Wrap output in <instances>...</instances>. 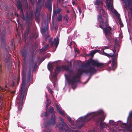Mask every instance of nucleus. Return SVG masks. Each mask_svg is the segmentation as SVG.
I'll use <instances>...</instances> for the list:
<instances>
[{"instance_id": "f257e3e1", "label": "nucleus", "mask_w": 132, "mask_h": 132, "mask_svg": "<svg viewBox=\"0 0 132 132\" xmlns=\"http://www.w3.org/2000/svg\"><path fill=\"white\" fill-rule=\"evenodd\" d=\"M94 5L97 6H96L97 10L100 14L98 15L97 18L98 20L100 23L99 26L103 30L108 40H110L112 35L111 28L108 24L107 14L102 8L103 1L102 0H96L94 1Z\"/></svg>"}, {"instance_id": "f03ea898", "label": "nucleus", "mask_w": 132, "mask_h": 132, "mask_svg": "<svg viewBox=\"0 0 132 132\" xmlns=\"http://www.w3.org/2000/svg\"><path fill=\"white\" fill-rule=\"evenodd\" d=\"M84 66L89 67L86 69L82 68H80L74 77H71V79L68 80L67 76V81L69 84L70 83L72 85H73L77 82H78L79 80V78L81 75L83 73L90 74L96 72V69L95 68V66L102 68L104 67V65L99 62L97 61L92 60L85 64Z\"/></svg>"}, {"instance_id": "7ed1b4c3", "label": "nucleus", "mask_w": 132, "mask_h": 132, "mask_svg": "<svg viewBox=\"0 0 132 132\" xmlns=\"http://www.w3.org/2000/svg\"><path fill=\"white\" fill-rule=\"evenodd\" d=\"M26 69H24L22 71V83L21 85L20 91L19 96L18 97L17 101L18 104V110L21 111L22 110L24 98L26 97L28 88L30 85L29 83V76H28L27 81L26 82Z\"/></svg>"}, {"instance_id": "20e7f679", "label": "nucleus", "mask_w": 132, "mask_h": 132, "mask_svg": "<svg viewBox=\"0 0 132 132\" xmlns=\"http://www.w3.org/2000/svg\"><path fill=\"white\" fill-rule=\"evenodd\" d=\"M103 111L102 110H100L97 112H92L87 114L84 117H80L76 121L77 125L79 127H81L85 122H87L93 117L98 115H102L101 117L99 119L101 123L100 126L101 128L107 127L108 126V124L105 123H101V122L104 120L105 117L103 115Z\"/></svg>"}, {"instance_id": "39448f33", "label": "nucleus", "mask_w": 132, "mask_h": 132, "mask_svg": "<svg viewBox=\"0 0 132 132\" xmlns=\"http://www.w3.org/2000/svg\"><path fill=\"white\" fill-rule=\"evenodd\" d=\"M16 2V6L18 11H19L22 19L23 20H26V28L24 33V35L25 37H27L29 32L30 30L31 26L30 25V22L32 21L33 14L31 13H27L26 14V17L25 18L24 16L21 2L19 0L17 1Z\"/></svg>"}, {"instance_id": "423d86ee", "label": "nucleus", "mask_w": 132, "mask_h": 132, "mask_svg": "<svg viewBox=\"0 0 132 132\" xmlns=\"http://www.w3.org/2000/svg\"><path fill=\"white\" fill-rule=\"evenodd\" d=\"M110 46H105L104 48L102 49V54L106 55L108 57H112V67L110 68V69H112L113 68V67L115 65L116 63V60L117 59V55L116 54H115V53L116 52V50L114 47V49L113 50V54L112 53H110L109 54H108L105 53L104 51V50L105 49H107L109 48Z\"/></svg>"}, {"instance_id": "0eeeda50", "label": "nucleus", "mask_w": 132, "mask_h": 132, "mask_svg": "<svg viewBox=\"0 0 132 132\" xmlns=\"http://www.w3.org/2000/svg\"><path fill=\"white\" fill-rule=\"evenodd\" d=\"M105 2L108 9L110 13L113 15H115L117 17L119 18L120 16L119 14L113 8V0H106Z\"/></svg>"}, {"instance_id": "6e6552de", "label": "nucleus", "mask_w": 132, "mask_h": 132, "mask_svg": "<svg viewBox=\"0 0 132 132\" xmlns=\"http://www.w3.org/2000/svg\"><path fill=\"white\" fill-rule=\"evenodd\" d=\"M59 119L61 122H59L56 125V127L59 128V130L60 132H66V129L65 128L66 124L61 117H59Z\"/></svg>"}, {"instance_id": "1a4fd4ad", "label": "nucleus", "mask_w": 132, "mask_h": 132, "mask_svg": "<svg viewBox=\"0 0 132 132\" xmlns=\"http://www.w3.org/2000/svg\"><path fill=\"white\" fill-rule=\"evenodd\" d=\"M34 56L33 54H32L31 56V57L30 58L29 60V69L28 72L27 74V78L26 77V82L27 81V79L28 78V76H29V81L30 80V78L31 76V65H32V64L33 63V62L34 61ZM25 68L26 69V67H24L23 68L22 71H22L23 69Z\"/></svg>"}, {"instance_id": "9d476101", "label": "nucleus", "mask_w": 132, "mask_h": 132, "mask_svg": "<svg viewBox=\"0 0 132 132\" xmlns=\"http://www.w3.org/2000/svg\"><path fill=\"white\" fill-rule=\"evenodd\" d=\"M52 39L51 38H50L48 39L49 43H50L51 45L53 46L55 44L56 48L58 45L59 39V38L57 36L56 38H54L53 42H52Z\"/></svg>"}, {"instance_id": "9b49d317", "label": "nucleus", "mask_w": 132, "mask_h": 132, "mask_svg": "<svg viewBox=\"0 0 132 132\" xmlns=\"http://www.w3.org/2000/svg\"><path fill=\"white\" fill-rule=\"evenodd\" d=\"M127 123L129 128L132 126V111L130 112L129 116L127 118Z\"/></svg>"}, {"instance_id": "f8f14e48", "label": "nucleus", "mask_w": 132, "mask_h": 132, "mask_svg": "<svg viewBox=\"0 0 132 132\" xmlns=\"http://www.w3.org/2000/svg\"><path fill=\"white\" fill-rule=\"evenodd\" d=\"M56 108L57 112L61 115L64 116V112L63 110H62L61 108L57 104H54Z\"/></svg>"}, {"instance_id": "ddd939ff", "label": "nucleus", "mask_w": 132, "mask_h": 132, "mask_svg": "<svg viewBox=\"0 0 132 132\" xmlns=\"http://www.w3.org/2000/svg\"><path fill=\"white\" fill-rule=\"evenodd\" d=\"M55 120L56 118L55 115V114H53L51 116L50 121L47 122L46 123L48 125H50L51 124L54 125L55 123Z\"/></svg>"}, {"instance_id": "4468645a", "label": "nucleus", "mask_w": 132, "mask_h": 132, "mask_svg": "<svg viewBox=\"0 0 132 132\" xmlns=\"http://www.w3.org/2000/svg\"><path fill=\"white\" fill-rule=\"evenodd\" d=\"M65 70H66V66H65L62 65L60 67L56 66V67L55 71L58 73L60 71H62Z\"/></svg>"}, {"instance_id": "2eb2a0df", "label": "nucleus", "mask_w": 132, "mask_h": 132, "mask_svg": "<svg viewBox=\"0 0 132 132\" xmlns=\"http://www.w3.org/2000/svg\"><path fill=\"white\" fill-rule=\"evenodd\" d=\"M45 5L49 11L52 10V5L51 0H47V2L45 3Z\"/></svg>"}, {"instance_id": "dca6fc26", "label": "nucleus", "mask_w": 132, "mask_h": 132, "mask_svg": "<svg viewBox=\"0 0 132 132\" xmlns=\"http://www.w3.org/2000/svg\"><path fill=\"white\" fill-rule=\"evenodd\" d=\"M41 30L42 34H44L46 32L48 33L49 30L48 24H46L44 28L41 29Z\"/></svg>"}, {"instance_id": "f3484780", "label": "nucleus", "mask_w": 132, "mask_h": 132, "mask_svg": "<svg viewBox=\"0 0 132 132\" xmlns=\"http://www.w3.org/2000/svg\"><path fill=\"white\" fill-rule=\"evenodd\" d=\"M125 4V8L127 10L130 8V0H122Z\"/></svg>"}, {"instance_id": "a211bd4d", "label": "nucleus", "mask_w": 132, "mask_h": 132, "mask_svg": "<svg viewBox=\"0 0 132 132\" xmlns=\"http://www.w3.org/2000/svg\"><path fill=\"white\" fill-rule=\"evenodd\" d=\"M27 50L26 49L23 50L21 52L22 56L24 57V60H25L27 55Z\"/></svg>"}, {"instance_id": "6ab92c4d", "label": "nucleus", "mask_w": 132, "mask_h": 132, "mask_svg": "<svg viewBox=\"0 0 132 132\" xmlns=\"http://www.w3.org/2000/svg\"><path fill=\"white\" fill-rule=\"evenodd\" d=\"M67 118L69 120V122L71 123V127L73 129H74L76 128L77 127H73V125L74 124V122H72L71 121V118L68 116H67Z\"/></svg>"}, {"instance_id": "aec40b11", "label": "nucleus", "mask_w": 132, "mask_h": 132, "mask_svg": "<svg viewBox=\"0 0 132 132\" xmlns=\"http://www.w3.org/2000/svg\"><path fill=\"white\" fill-rule=\"evenodd\" d=\"M47 68L48 70L51 71L53 69V66L52 63H48L47 65Z\"/></svg>"}, {"instance_id": "412c9836", "label": "nucleus", "mask_w": 132, "mask_h": 132, "mask_svg": "<svg viewBox=\"0 0 132 132\" xmlns=\"http://www.w3.org/2000/svg\"><path fill=\"white\" fill-rule=\"evenodd\" d=\"M67 132H79L78 131L72 130L67 125Z\"/></svg>"}, {"instance_id": "4be33fe9", "label": "nucleus", "mask_w": 132, "mask_h": 132, "mask_svg": "<svg viewBox=\"0 0 132 132\" xmlns=\"http://www.w3.org/2000/svg\"><path fill=\"white\" fill-rule=\"evenodd\" d=\"M61 11V9L60 8L57 9V10L55 11V13H54L53 14V16H56V14H58L60 13V12Z\"/></svg>"}, {"instance_id": "5701e85b", "label": "nucleus", "mask_w": 132, "mask_h": 132, "mask_svg": "<svg viewBox=\"0 0 132 132\" xmlns=\"http://www.w3.org/2000/svg\"><path fill=\"white\" fill-rule=\"evenodd\" d=\"M49 46V45L48 44L46 46H44L42 49L40 50V51L42 52L45 51L47 49V48Z\"/></svg>"}, {"instance_id": "b1692460", "label": "nucleus", "mask_w": 132, "mask_h": 132, "mask_svg": "<svg viewBox=\"0 0 132 132\" xmlns=\"http://www.w3.org/2000/svg\"><path fill=\"white\" fill-rule=\"evenodd\" d=\"M1 44L5 47L6 40H5L3 38H2L1 40Z\"/></svg>"}, {"instance_id": "393cba45", "label": "nucleus", "mask_w": 132, "mask_h": 132, "mask_svg": "<svg viewBox=\"0 0 132 132\" xmlns=\"http://www.w3.org/2000/svg\"><path fill=\"white\" fill-rule=\"evenodd\" d=\"M50 100L49 99H47V103L46 105V109H47L48 107L51 104V102L49 101Z\"/></svg>"}, {"instance_id": "a878e982", "label": "nucleus", "mask_w": 132, "mask_h": 132, "mask_svg": "<svg viewBox=\"0 0 132 132\" xmlns=\"http://www.w3.org/2000/svg\"><path fill=\"white\" fill-rule=\"evenodd\" d=\"M25 5V7L27 8L28 7V3L27 0H21Z\"/></svg>"}, {"instance_id": "bb28decb", "label": "nucleus", "mask_w": 132, "mask_h": 132, "mask_svg": "<svg viewBox=\"0 0 132 132\" xmlns=\"http://www.w3.org/2000/svg\"><path fill=\"white\" fill-rule=\"evenodd\" d=\"M48 88V91L53 96V93H54V91L52 90L51 89H50L49 87H47Z\"/></svg>"}, {"instance_id": "cd10ccee", "label": "nucleus", "mask_w": 132, "mask_h": 132, "mask_svg": "<svg viewBox=\"0 0 132 132\" xmlns=\"http://www.w3.org/2000/svg\"><path fill=\"white\" fill-rule=\"evenodd\" d=\"M54 108L52 106H50V108L49 109L48 112L50 113H52L54 111Z\"/></svg>"}, {"instance_id": "c85d7f7f", "label": "nucleus", "mask_w": 132, "mask_h": 132, "mask_svg": "<svg viewBox=\"0 0 132 132\" xmlns=\"http://www.w3.org/2000/svg\"><path fill=\"white\" fill-rule=\"evenodd\" d=\"M99 50H94L92 51L91 53H90L89 54L91 56H93L96 53L98 52Z\"/></svg>"}, {"instance_id": "c756f323", "label": "nucleus", "mask_w": 132, "mask_h": 132, "mask_svg": "<svg viewBox=\"0 0 132 132\" xmlns=\"http://www.w3.org/2000/svg\"><path fill=\"white\" fill-rule=\"evenodd\" d=\"M110 124L112 126L115 125L116 124V122H115L114 121L111 120H110L109 122Z\"/></svg>"}, {"instance_id": "7c9ffc66", "label": "nucleus", "mask_w": 132, "mask_h": 132, "mask_svg": "<svg viewBox=\"0 0 132 132\" xmlns=\"http://www.w3.org/2000/svg\"><path fill=\"white\" fill-rule=\"evenodd\" d=\"M62 16L61 14H59V16L57 17V20L59 21H60L62 20Z\"/></svg>"}, {"instance_id": "2f4dec72", "label": "nucleus", "mask_w": 132, "mask_h": 132, "mask_svg": "<svg viewBox=\"0 0 132 132\" xmlns=\"http://www.w3.org/2000/svg\"><path fill=\"white\" fill-rule=\"evenodd\" d=\"M40 12H39L37 10L36 12L35 13V16H39Z\"/></svg>"}, {"instance_id": "473e14b6", "label": "nucleus", "mask_w": 132, "mask_h": 132, "mask_svg": "<svg viewBox=\"0 0 132 132\" xmlns=\"http://www.w3.org/2000/svg\"><path fill=\"white\" fill-rule=\"evenodd\" d=\"M50 114V113L48 111H46L43 113L44 116L46 117H47Z\"/></svg>"}, {"instance_id": "72a5a7b5", "label": "nucleus", "mask_w": 132, "mask_h": 132, "mask_svg": "<svg viewBox=\"0 0 132 132\" xmlns=\"http://www.w3.org/2000/svg\"><path fill=\"white\" fill-rule=\"evenodd\" d=\"M58 73L55 71L54 73L52 75V77L53 78H57Z\"/></svg>"}, {"instance_id": "f704fd0d", "label": "nucleus", "mask_w": 132, "mask_h": 132, "mask_svg": "<svg viewBox=\"0 0 132 132\" xmlns=\"http://www.w3.org/2000/svg\"><path fill=\"white\" fill-rule=\"evenodd\" d=\"M35 21L37 22H39L40 20L39 16H35Z\"/></svg>"}, {"instance_id": "c9c22d12", "label": "nucleus", "mask_w": 132, "mask_h": 132, "mask_svg": "<svg viewBox=\"0 0 132 132\" xmlns=\"http://www.w3.org/2000/svg\"><path fill=\"white\" fill-rule=\"evenodd\" d=\"M67 22H69V24H68V25H70V24L71 23V21L69 19V18L67 16Z\"/></svg>"}, {"instance_id": "e433bc0d", "label": "nucleus", "mask_w": 132, "mask_h": 132, "mask_svg": "<svg viewBox=\"0 0 132 132\" xmlns=\"http://www.w3.org/2000/svg\"><path fill=\"white\" fill-rule=\"evenodd\" d=\"M57 80V78H53L52 77L51 79V81L52 82V81H53L54 82H56Z\"/></svg>"}, {"instance_id": "4c0bfd02", "label": "nucleus", "mask_w": 132, "mask_h": 132, "mask_svg": "<svg viewBox=\"0 0 132 132\" xmlns=\"http://www.w3.org/2000/svg\"><path fill=\"white\" fill-rule=\"evenodd\" d=\"M119 23L120 25V26L122 27H123V24H122V23L121 22V21L120 20H119Z\"/></svg>"}, {"instance_id": "58836bf2", "label": "nucleus", "mask_w": 132, "mask_h": 132, "mask_svg": "<svg viewBox=\"0 0 132 132\" xmlns=\"http://www.w3.org/2000/svg\"><path fill=\"white\" fill-rule=\"evenodd\" d=\"M120 123L121 125L122 126H124L125 127H126L127 125V123H123L121 122H120Z\"/></svg>"}, {"instance_id": "ea45409f", "label": "nucleus", "mask_w": 132, "mask_h": 132, "mask_svg": "<svg viewBox=\"0 0 132 132\" xmlns=\"http://www.w3.org/2000/svg\"><path fill=\"white\" fill-rule=\"evenodd\" d=\"M29 1L30 2L32 5H33L34 4V0H29Z\"/></svg>"}, {"instance_id": "a19ab883", "label": "nucleus", "mask_w": 132, "mask_h": 132, "mask_svg": "<svg viewBox=\"0 0 132 132\" xmlns=\"http://www.w3.org/2000/svg\"><path fill=\"white\" fill-rule=\"evenodd\" d=\"M50 36L49 35H48L45 36V40L47 41V38L49 37Z\"/></svg>"}, {"instance_id": "79ce46f5", "label": "nucleus", "mask_w": 132, "mask_h": 132, "mask_svg": "<svg viewBox=\"0 0 132 132\" xmlns=\"http://www.w3.org/2000/svg\"><path fill=\"white\" fill-rule=\"evenodd\" d=\"M72 4L73 5L75 4H76L75 1L76 0H72Z\"/></svg>"}, {"instance_id": "37998d69", "label": "nucleus", "mask_w": 132, "mask_h": 132, "mask_svg": "<svg viewBox=\"0 0 132 132\" xmlns=\"http://www.w3.org/2000/svg\"><path fill=\"white\" fill-rule=\"evenodd\" d=\"M51 129L48 130H46L44 131V132H51Z\"/></svg>"}, {"instance_id": "c03bdc74", "label": "nucleus", "mask_w": 132, "mask_h": 132, "mask_svg": "<svg viewBox=\"0 0 132 132\" xmlns=\"http://www.w3.org/2000/svg\"><path fill=\"white\" fill-rule=\"evenodd\" d=\"M78 10L79 11V12L80 13H81L82 12L81 10V9L79 8H78Z\"/></svg>"}, {"instance_id": "a18cd8bd", "label": "nucleus", "mask_w": 132, "mask_h": 132, "mask_svg": "<svg viewBox=\"0 0 132 132\" xmlns=\"http://www.w3.org/2000/svg\"><path fill=\"white\" fill-rule=\"evenodd\" d=\"M52 82L53 83V86H54V87H55V85L56 84L55 83V82H54V81H52Z\"/></svg>"}, {"instance_id": "49530a36", "label": "nucleus", "mask_w": 132, "mask_h": 132, "mask_svg": "<svg viewBox=\"0 0 132 132\" xmlns=\"http://www.w3.org/2000/svg\"><path fill=\"white\" fill-rule=\"evenodd\" d=\"M62 5L63 7H66V5H65V4L64 3H63Z\"/></svg>"}, {"instance_id": "de8ad7c7", "label": "nucleus", "mask_w": 132, "mask_h": 132, "mask_svg": "<svg viewBox=\"0 0 132 132\" xmlns=\"http://www.w3.org/2000/svg\"><path fill=\"white\" fill-rule=\"evenodd\" d=\"M64 77H65V85H66V73H64Z\"/></svg>"}, {"instance_id": "09e8293b", "label": "nucleus", "mask_w": 132, "mask_h": 132, "mask_svg": "<svg viewBox=\"0 0 132 132\" xmlns=\"http://www.w3.org/2000/svg\"><path fill=\"white\" fill-rule=\"evenodd\" d=\"M12 40H13L12 39L11 44H11V45L13 46V42Z\"/></svg>"}, {"instance_id": "8fccbe9b", "label": "nucleus", "mask_w": 132, "mask_h": 132, "mask_svg": "<svg viewBox=\"0 0 132 132\" xmlns=\"http://www.w3.org/2000/svg\"><path fill=\"white\" fill-rule=\"evenodd\" d=\"M41 2V0H38V3L40 4Z\"/></svg>"}, {"instance_id": "3c124183", "label": "nucleus", "mask_w": 132, "mask_h": 132, "mask_svg": "<svg viewBox=\"0 0 132 132\" xmlns=\"http://www.w3.org/2000/svg\"><path fill=\"white\" fill-rule=\"evenodd\" d=\"M37 64L36 63L35 65V67L34 68V69H35V68H37Z\"/></svg>"}, {"instance_id": "603ef678", "label": "nucleus", "mask_w": 132, "mask_h": 132, "mask_svg": "<svg viewBox=\"0 0 132 132\" xmlns=\"http://www.w3.org/2000/svg\"><path fill=\"white\" fill-rule=\"evenodd\" d=\"M89 132H95L94 130H90L89 131Z\"/></svg>"}, {"instance_id": "864d4df0", "label": "nucleus", "mask_w": 132, "mask_h": 132, "mask_svg": "<svg viewBox=\"0 0 132 132\" xmlns=\"http://www.w3.org/2000/svg\"><path fill=\"white\" fill-rule=\"evenodd\" d=\"M15 15H16L17 17H18L19 16L18 14L16 13L15 14Z\"/></svg>"}, {"instance_id": "5fc2aeb1", "label": "nucleus", "mask_w": 132, "mask_h": 132, "mask_svg": "<svg viewBox=\"0 0 132 132\" xmlns=\"http://www.w3.org/2000/svg\"><path fill=\"white\" fill-rule=\"evenodd\" d=\"M20 76H19L18 77V80L19 79H20Z\"/></svg>"}, {"instance_id": "6e6d98bb", "label": "nucleus", "mask_w": 132, "mask_h": 132, "mask_svg": "<svg viewBox=\"0 0 132 132\" xmlns=\"http://www.w3.org/2000/svg\"><path fill=\"white\" fill-rule=\"evenodd\" d=\"M15 92L14 91H12V93L13 94H14L15 93Z\"/></svg>"}, {"instance_id": "4d7b16f0", "label": "nucleus", "mask_w": 132, "mask_h": 132, "mask_svg": "<svg viewBox=\"0 0 132 132\" xmlns=\"http://www.w3.org/2000/svg\"><path fill=\"white\" fill-rule=\"evenodd\" d=\"M89 79H88V80H87V81H86V82L85 83H87V82L88 81V80H89Z\"/></svg>"}, {"instance_id": "13d9d810", "label": "nucleus", "mask_w": 132, "mask_h": 132, "mask_svg": "<svg viewBox=\"0 0 132 132\" xmlns=\"http://www.w3.org/2000/svg\"><path fill=\"white\" fill-rule=\"evenodd\" d=\"M67 12L69 13V11H68V10H67Z\"/></svg>"}, {"instance_id": "bf43d9fd", "label": "nucleus", "mask_w": 132, "mask_h": 132, "mask_svg": "<svg viewBox=\"0 0 132 132\" xmlns=\"http://www.w3.org/2000/svg\"><path fill=\"white\" fill-rule=\"evenodd\" d=\"M111 63V61H109V64L110 63Z\"/></svg>"}, {"instance_id": "052dcab7", "label": "nucleus", "mask_w": 132, "mask_h": 132, "mask_svg": "<svg viewBox=\"0 0 132 132\" xmlns=\"http://www.w3.org/2000/svg\"><path fill=\"white\" fill-rule=\"evenodd\" d=\"M130 132H132V129L130 131Z\"/></svg>"}, {"instance_id": "680f3d73", "label": "nucleus", "mask_w": 132, "mask_h": 132, "mask_svg": "<svg viewBox=\"0 0 132 132\" xmlns=\"http://www.w3.org/2000/svg\"><path fill=\"white\" fill-rule=\"evenodd\" d=\"M45 59V58H43V60H44V59Z\"/></svg>"}, {"instance_id": "e2e57ef3", "label": "nucleus", "mask_w": 132, "mask_h": 132, "mask_svg": "<svg viewBox=\"0 0 132 132\" xmlns=\"http://www.w3.org/2000/svg\"><path fill=\"white\" fill-rule=\"evenodd\" d=\"M77 51V53H79Z\"/></svg>"}, {"instance_id": "0e129e2a", "label": "nucleus", "mask_w": 132, "mask_h": 132, "mask_svg": "<svg viewBox=\"0 0 132 132\" xmlns=\"http://www.w3.org/2000/svg\"><path fill=\"white\" fill-rule=\"evenodd\" d=\"M66 70H67V68Z\"/></svg>"}, {"instance_id": "69168bd1", "label": "nucleus", "mask_w": 132, "mask_h": 132, "mask_svg": "<svg viewBox=\"0 0 132 132\" xmlns=\"http://www.w3.org/2000/svg\"><path fill=\"white\" fill-rule=\"evenodd\" d=\"M72 88H73V89H74V88H73V87H72Z\"/></svg>"}, {"instance_id": "338daca9", "label": "nucleus", "mask_w": 132, "mask_h": 132, "mask_svg": "<svg viewBox=\"0 0 132 132\" xmlns=\"http://www.w3.org/2000/svg\"><path fill=\"white\" fill-rule=\"evenodd\" d=\"M64 18H65V16H64Z\"/></svg>"}]
</instances>
